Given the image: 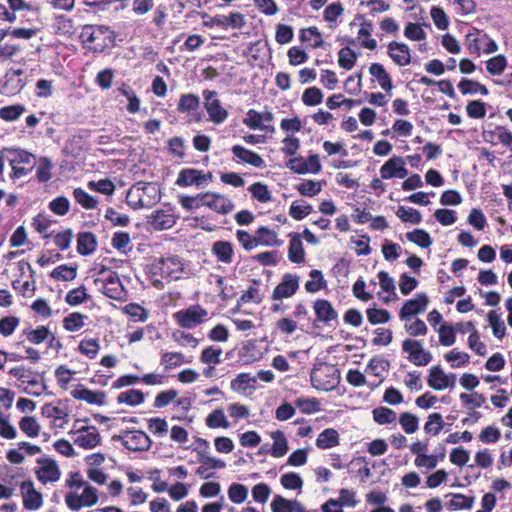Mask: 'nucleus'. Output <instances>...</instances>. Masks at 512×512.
<instances>
[{
  "label": "nucleus",
  "instance_id": "nucleus-33",
  "mask_svg": "<svg viewBox=\"0 0 512 512\" xmlns=\"http://www.w3.org/2000/svg\"><path fill=\"white\" fill-rule=\"evenodd\" d=\"M318 448H333L339 445V434L333 428H328L322 431L316 440Z\"/></svg>",
  "mask_w": 512,
  "mask_h": 512
},
{
  "label": "nucleus",
  "instance_id": "nucleus-6",
  "mask_svg": "<svg viewBox=\"0 0 512 512\" xmlns=\"http://www.w3.org/2000/svg\"><path fill=\"white\" fill-rule=\"evenodd\" d=\"M465 45L470 54L480 56V54L494 53L498 50V45L486 33L481 30L473 29L465 38Z\"/></svg>",
  "mask_w": 512,
  "mask_h": 512
},
{
  "label": "nucleus",
  "instance_id": "nucleus-50",
  "mask_svg": "<svg viewBox=\"0 0 512 512\" xmlns=\"http://www.w3.org/2000/svg\"><path fill=\"white\" fill-rule=\"evenodd\" d=\"M313 210L312 206L305 201H294L289 209V214L295 220H302Z\"/></svg>",
  "mask_w": 512,
  "mask_h": 512
},
{
  "label": "nucleus",
  "instance_id": "nucleus-39",
  "mask_svg": "<svg viewBox=\"0 0 512 512\" xmlns=\"http://www.w3.org/2000/svg\"><path fill=\"white\" fill-rule=\"evenodd\" d=\"M151 224L157 230L168 229L173 226V216L163 210L156 211L151 217Z\"/></svg>",
  "mask_w": 512,
  "mask_h": 512
},
{
  "label": "nucleus",
  "instance_id": "nucleus-1",
  "mask_svg": "<svg viewBox=\"0 0 512 512\" xmlns=\"http://www.w3.org/2000/svg\"><path fill=\"white\" fill-rule=\"evenodd\" d=\"M94 285L105 296L113 300H123L126 297V290L122 285L119 276L111 269L101 266L94 279Z\"/></svg>",
  "mask_w": 512,
  "mask_h": 512
},
{
  "label": "nucleus",
  "instance_id": "nucleus-4",
  "mask_svg": "<svg viewBox=\"0 0 512 512\" xmlns=\"http://www.w3.org/2000/svg\"><path fill=\"white\" fill-rule=\"evenodd\" d=\"M311 384L314 388L323 391L334 389L339 383L338 369L329 364H319L310 373Z\"/></svg>",
  "mask_w": 512,
  "mask_h": 512
},
{
  "label": "nucleus",
  "instance_id": "nucleus-46",
  "mask_svg": "<svg viewBox=\"0 0 512 512\" xmlns=\"http://www.w3.org/2000/svg\"><path fill=\"white\" fill-rule=\"evenodd\" d=\"M76 275L77 268L65 264L58 266L50 274L52 278L60 281H72L76 278Z\"/></svg>",
  "mask_w": 512,
  "mask_h": 512
},
{
  "label": "nucleus",
  "instance_id": "nucleus-41",
  "mask_svg": "<svg viewBox=\"0 0 512 512\" xmlns=\"http://www.w3.org/2000/svg\"><path fill=\"white\" fill-rule=\"evenodd\" d=\"M73 197L75 201L81 205L84 209L92 210L97 207V198L89 195L84 189L76 188L73 191Z\"/></svg>",
  "mask_w": 512,
  "mask_h": 512
},
{
  "label": "nucleus",
  "instance_id": "nucleus-42",
  "mask_svg": "<svg viewBox=\"0 0 512 512\" xmlns=\"http://www.w3.org/2000/svg\"><path fill=\"white\" fill-rule=\"evenodd\" d=\"M243 123L253 130H265V131H274L273 127H269L266 124H262L261 115L254 109L248 110L246 117L243 119Z\"/></svg>",
  "mask_w": 512,
  "mask_h": 512
},
{
  "label": "nucleus",
  "instance_id": "nucleus-52",
  "mask_svg": "<svg viewBox=\"0 0 512 512\" xmlns=\"http://www.w3.org/2000/svg\"><path fill=\"white\" fill-rule=\"evenodd\" d=\"M206 425L210 428H227L229 422L221 409L212 411L206 418Z\"/></svg>",
  "mask_w": 512,
  "mask_h": 512
},
{
  "label": "nucleus",
  "instance_id": "nucleus-19",
  "mask_svg": "<svg viewBox=\"0 0 512 512\" xmlns=\"http://www.w3.org/2000/svg\"><path fill=\"white\" fill-rule=\"evenodd\" d=\"M38 463L40 467L37 471V475L40 481L46 483L55 482L59 479L60 471L54 460L49 458H41L38 460Z\"/></svg>",
  "mask_w": 512,
  "mask_h": 512
},
{
  "label": "nucleus",
  "instance_id": "nucleus-48",
  "mask_svg": "<svg viewBox=\"0 0 512 512\" xmlns=\"http://www.w3.org/2000/svg\"><path fill=\"white\" fill-rule=\"evenodd\" d=\"M406 238L422 248H428L432 244L429 233L422 229H415L406 233Z\"/></svg>",
  "mask_w": 512,
  "mask_h": 512
},
{
  "label": "nucleus",
  "instance_id": "nucleus-12",
  "mask_svg": "<svg viewBox=\"0 0 512 512\" xmlns=\"http://www.w3.org/2000/svg\"><path fill=\"white\" fill-rule=\"evenodd\" d=\"M287 167L297 174H318L321 169V163L317 154L310 155L307 159L303 157H294L289 159Z\"/></svg>",
  "mask_w": 512,
  "mask_h": 512
},
{
  "label": "nucleus",
  "instance_id": "nucleus-35",
  "mask_svg": "<svg viewBox=\"0 0 512 512\" xmlns=\"http://www.w3.org/2000/svg\"><path fill=\"white\" fill-rule=\"evenodd\" d=\"M126 201L133 209L150 206V201H147V199L143 197L142 193H140V188L136 187V185L132 186L128 190L126 194Z\"/></svg>",
  "mask_w": 512,
  "mask_h": 512
},
{
  "label": "nucleus",
  "instance_id": "nucleus-37",
  "mask_svg": "<svg viewBox=\"0 0 512 512\" xmlns=\"http://www.w3.org/2000/svg\"><path fill=\"white\" fill-rule=\"evenodd\" d=\"M389 366V362L383 358L374 357L369 361L367 370L374 376L380 378L378 383L372 384L373 386H378L382 382L383 373L389 369Z\"/></svg>",
  "mask_w": 512,
  "mask_h": 512
},
{
  "label": "nucleus",
  "instance_id": "nucleus-23",
  "mask_svg": "<svg viewBox=\"0 0 512 512\" xmlns=\"http://www.w3.org/2000/svg\"><path fill=\"white\" fill-rule=\"evenodd\" d=\"M314 311L316 314V319L325 324L335 320L338 316L331 303L325 299H318L314 302Z\"/></svg>",
  "mask_w": 512,
  "mask_h": 512
},
{
  "label": "nucleus",
  "instance_id": "nucleus-27",
  "mask_svg": "<svg viewBox=\"0 0 512 512\" xmlns=\"http://www.w3.org/2000/svg\"><path fill=\"white\" fill-rule=\"evenodd\" d=\"M427 383L434 390H444L448 388L447 374L439 365L432 366L429 369Z\"/></svg>",
  "mask_w": 512,
  "mask_h": 512
},
{
  "label": "nucleus",
  "instance_id": "nucleus-3",
  "mask_svg": "<svg viewBox=\"0 0 512 512\" xmlns=\"http://www.w3.org/2000/svg\"><path fill=\"white\" fill-rule=\"evenodd\" d=\"M81 42L97 52H102L113 41V31L106 26L85 25L80 32Z\"/></svg>",
  "mask_w": 512,
  "mask_h": 512
},
{
  "label": "nucleus",
  "instance_id": "nucleus-51",
  "mask_svg": "<svg viewBox=\"0 0 512 512\" xmlns=\"http://www.w3.org/2000/svg\"><path fill=\"white\" fill-rule=\"evenodd\" d=\"M249 192L252 196L261 203H267L271 201V193L268 187L260 182H256L249 186Z\"/></svg>",
  "mask_w": 512,
  "mask_h": 512
},
{
  "label": "nucleus",
  "instance_id": "nucleus-10",
  "mask_svg": "<svg viewBox=\"0 0 512 512\" xmlns=\"http://www.w3.org/2000/svg\"><path fill=\"white\" fill-rule=\"evenodd\" d=\"M200 206H205L219 214H228L234 208L233 202L226 196L215 193L206 192L198 194Z\"/></svg>",
  "mask_w": 512,
  "mask_h": 512
},
{
  "label": "nucleus",
  "instance_id": "nucleus-7",
  "mask_svg": "<svg viewBox=\"0 0 512 512\" xmlns=\"http://www.w3.org/2000/svg\"><path fill=\"white\" fill-rule=\"evenodd\" d=\"M208 317V311L200 305H191L173 314L175 322L181 328L194 329Z\"/></svg>",
  "mask_w": 512,
  "mask_h": 512
},
{
  "label": "nucleus",
  "instance_id": "nucleus-45",
  "mask_svg": "<svg viewBox=\"0 0 512 512\" xmlns=\"http://www.w3.org/2000/svg\"><path fill=\"white\" fill-rule=\"evenodd\" d=\"M118 403L127 404L130 406L138 405L144 401V394L140 390L130 389L121 392L117 397Z\"/></svg>",
  "mask_w": 512,
  "mask_h": 512
},
{
  "label": "nucleus",
  "instance_id": "nucleus-57",
  "mask_svg": "<svg viewBox=\"0 0 512 512\" xmlns=\"http://www.w3.org/2000/svg\"><path fill=\"white\" fill-rule=\"evenodd\" d=\"M323 93L317 87L307 88L302 94V102L307 106H315L322 102Z\"/></svg>",
  "mask_w": 512,
  "mask_h": 512
},
{
  "label": "nucleus",
  "instance_id": "nucleus-54",
  "mask_svg": "<svg viewBox=\"0 0 512 512\" xmlns=\"http://www.w3.org/2000/svg\"><path fill=\"white\" fill-rule=\"evenodd\" d=\"M404 329L405 331L412 337L424 336L426 335L428 328L425 322L419 318L414 319V321H405Z\"/></svg>",
  "mask_w": 512,
  "mask_h": 512
},
{
  "label": "nucleus",
  "instance_id": "nucleus-43",
  "mask_svg": "<svg viewBox=\"0 0 512 512\" xmlns=\"http://www.w3.org/2000/svg\"><path fill=\"white\" fill-rule=\"evenodd\" d=\"M373 418L378 424L385 425L395 423L397 420V414L390 408L377 407L373 410Z\"/></svg>",
  "mask_w": 512,
  "mask_h": 512
},
{
  "label": "nucleus",
  "instance_id": "nucleus-14",
  "mask_svg": "<svg viewBox=\"0 0 512 512\" xmlns=\"http://www.w3.org/2000/svg\"><path fill=\"white\" fill-rule=\"evenodd\" d=\"M300 277L286 273L283 275L281 282L274 288L272 299L274 301L292 297L298 290Z\"/></svg>",
  "mask_w": 512,
  "mask_h": 512
},
{
  "label": "nucleus",
  "instance_id": "nucleus-31",
  "mask_svg": "<svg viewBox=\"0 0 512 512\" xmlns=\"http://www.w3.org/2000/svg\"><path fill=\"white\" fill-rule=\"evenodd\" d=\"M372 31L373 24L369 21L362 22L358 31V39L361 40V45L369 50L377 48V41L371 38Z\"/></svg>",
  "mask_w": 512,
  "mask_h": 512
},
{
  "label": "nucleus",
  "instance_id": "nucleus-32",
  "mask_svg": "<svg viewBox=\"0 0 512 512\" xmlns=\"http://www.w3.org/2000/svg\"><path fill=\"white\" fill-rule=\"evenodd\" d=\"M183 363H189V361H186L184 355L180 352H163L161 354L160 364L165 371L179 367Z\"/></svg>",
  "mask_w": 512,
  "mask_h": 512
},
{
  "label": "nucleus",
  "instance_id": "nucleus-34",
  "mask_svg": "<svg viewBox=\"0 0 512 512\" xmlns=\"http://www.w3.org/2000/svg\"><path fill=\"white\" fill-rule=\"evenodd\" d=\"M199 105L200 98L195 94L187 93L181 95L177 105V110L181 113H190L197 110Z\"/></svg>",
  "mask_w": 512,
  "mask_h": 512
},
{
  "label": "nucleus",
  "instance_id": "nucleus-40",
  "mask_svg": "<svg viewBox=\"0 0 512 512\" xmlns=\"http://www.w3.org/2000/svg\"><path fill=\"white\" fill-rule=\"evenodd\" d=\"M309 276L311 277V280L305 283V289L307 292L316 293L326 287V281L320 270H311Z\"/></svg>",
  "mask_w": 512,
  "mask_h": 512
},
{
  "label": "nucleus",
  "instance_id": "nucleus-16",
  "mask_svg": "<svg viewBox=\"0 0 512 512\" xmlns=\"http://www.w3.org/2000/svg\"><path fill=\"white\" fill-rule=\"evenodd\" d=\"M245 17L240 12L231 13L228 16L225 15H216L211 17L208 21H204L203 25L206 27L218 26L223 29L234 28L240 29L245 25Z\"/></svg>",
  "mask_w": 512,
  "mask_h": 512
},
{
  "label": "nucleus",
  "instance_id": "nucleus-22",
  "mask_svg": "<svg viewBox=\"0 0 512 512\" xmlns=\"http://www.w3.org/2000/svg\"><path fill=\"white\" fill-rule=\"evenodd\" d=\"M416 453L415 465L418 468H424L426 470L433 469L436 467L439 460L444 459L445 453L443 451L438 454H429V450H413Z\"/></svg>",
  "mask_w": 512,
  "mask_h": 512
},
{
  "label": "nucleus",
  "instance_id": "nucleus-11",
  "mask_svg": "<svg viewBox=\"0 0 512 512\" xmlns=\"http://www.w3.org/2000/svg\"><path fill=\"white\" fill-rule=\"evenodd\" d=\"M211 180V173H205L194 168H185L179 172L176 185L180 187H188L192 185L202 187L209 183Z\"/></svg>",
  "mask_w": 512,
  "mask_h": 512
},
{
  "label": "nucleus",
  "instance_id": "nucleus-56",
  "mask_svg": "<svg viewBox=\"0 0 512 512\" xmlns=\"http://www.w3.org/2000/svg\"><path fill=\"white\" fill-rule=\"evenodd\" d=\"M507 66V60L504 55H497L486 62V69L492 75H500Z\"/></svg>",
  "mask_w": 512,
  "mask_h": 512
},
{
  "label": "nucleus",
  "instance_id": "nucleus-60",
  "mask_svg": "<svg viewBox=\"0 0 512 512\" xmlns=\"http://www.w3.org/2000/svg\"><path fill=\"white\" fill-rule=\"evenodd\" d=\"M49 209L58 216H64L69 212L70 202L65 196H58L49 203Z\"/></svg>",
  "mask_w": 512,
  "mask_h": 512
},
{
  "label": "nucleus",
  "instance_id": "nucleus-17",
  "mask_svg": "<svg viewBox=\"0 0 512 512\" xmlns=\"http://www.w3.org/2000/svg\"><path fill=\"white\" fill-rule=\"evenodd\" d=\"M71 396L76 400L85 401L92 405L103 406L106 404V393L104 391H93L83 385H77L71 391Z\"/></svg>",
  "mask_w": 512,
  "mask_h": 512
},
{
  "label": "nucleus",
  "instance_id": "nucleus-5",
  "mask_svg": "<svg viewBox=\"0 0 512 512\" xmlns=\"http://www.w3.org/2000/svg\"><path fill=\"white\" fill-rule=\"evenodd\" d=\"M155 273L169 280H179L185 275V264L175 255L160 257L152 265Z\"/></svg>",
  "mask_w": 512,
  "mask_h": 512
},
{
  "label": "nucleus",
  "instance_id": "nucleus-61",
  "mask_svg": "<svg viewBox=\"0 0 512 512\" xmlns=\"http://www.w3.org/2000/svg\"><path fill=\"white\" fill-rule=\"evenodd\" d=\"M455 327L443 324L438 328L439 341L443 346H451L455 343Z\"/></svg>",
  "mask_w": 512,
  "mask_h": 512
},
{
  "label": "nucleus",
  "instance_id": "nucleus-59",
  "mask_svg": "<svg viewBox=\"0 0 512 512\" xmlns=\"http://www.w3.org/2000/svg\"><path fill=\"white\" fill-rule=\"evenodd\" d=\"M222 354L221 348H215L214 346H209L205 348L200 356V361L205 364H213L217 365L221 362L220 357Z\"/></svg>",
  "mask_w": 512,
  "mask_h": 512
},
{
  "label": "nucleus",
  "instance_id": "nucleus-36",
  "mask_svg": "<svg viewBox=\"0 0 512 512\" xmlns=\"http://www.w3.org/2000/svg\"><path fill=\"white\" fill-rule=\"evenodd\" d=\"M288 258L293 263L304 262V249L300 238L295 235L291 238L288 249Z\"/></svg>",
  "mask_w": 512,
  "mask_h": 512
},
{
  "label": "nucleus",
  "instance_id": "nucleus-8",
  "mask_svg": "<svg viewBox=\"0 0 512 512\" xmlns=\"http://www.w3.org/2000/svg\"><path fill=\"white\" fill-rule=\"evenodd\" d=\"M204 107L209 116V120L216 124H222L228 118V111L222 107L220 100L217 98V92L211 90H204Z\"/></svg>",
  "mask_w": 512,
  "mask_h": 512
},
{
  "label": "nucleus",
  "instance_id": "nucleus-29",
  "mask_svg": "<svg viewBox=\"0 0 512 512\" xmlns=\"http://www.w3.org/2000/svg\"><path fill=\"white\" fill-rule=\"evenodd\" d=\"M370 74L376 78L380 87L386 92H390L393 89L392 79L386 72L382 64L373 63L369 67Z\"/></svg>",
  "mask_w": 512,
  "mask_h": 512
},
{
  "label": "nucleus",
  "instance_id": "nucleus-55",
  "mask_svg": "<svg viewBox=\"0 0 512 512\" xmlns=\"http://www.w3.org/2000/svg\"><path fill=\"white\" fill-rule=\"evenodd\" d=\"M25 112V107L21 104L10 105L0 108V118L5 121H14Z\"/></svg>",
  "mask_w": 512,
  "mask_h": 512
},
{
  "label": "nucleus",
  "instance_id": "nucleus-15",
  "mask_svg": "<svg viewBox=\"0 0 512 512\" xmlns=\"http://www.w3.org/2000/svg\"><path fill=\"white\" fill-rule=\"evenodd\" d=\"M405 160L400 156H393L387 160L380 168L382 179L406 178L408 176Z\"/></svg>",
  "mask_w": 512,
  "mask_h": 512
},
{
  "label": "nucleus",
  "instance_id": "nucleus-21",
  "mask_svg": "<svg viewBox=\"0 0 512 512\" xmlns=\"http://www.w3.org/2000/svg\"><path fill=\"white\" fill-rule=\"evenodd\" d=\"M81 448H95L100 444V435L95 427H82L74 440Z\"/></svg>",
  "mask_w": 512,
  "mask_h": 512
},
{
  "label": "nucleus",
  "instance_id": "nucleus-28",
  "mask_svg": "<svg viewBox=\"0 0 512 512\" xmlns=\"http://www.w3.org/2000/svg\"><path fill=\"white\" fill-rule=\"evenodd\" d=\"M97 247V240L93 233L91 232H82L78 234L77 237V251L81 255H90L92 254Z\"/></svg>",
  "mask_w": 512,
  "mask_h": 512
},
{
  "label": "nucleus",
  "instance_id": "nucleus-9",
  "mask_svg": "<svg viewBox=\"0 0 512 512\" xmlns=\"http://www.w3.org/2000/svg\"><path fill=\"white\" fill-rule=\"evenodd\" d=\"M402 350L408 354V359L416 366H426L432 360V355L426 351L422 343L418 340L411 338L405 339L402 342Z\"/></svg>",
  "mask_w": 512,
  "mask_h": 512
},
{
  "label": "nucleus",
  "instance_id": "nucleus-2",
  "mask_svg": "<svg viewBox=\"0 0 512 512\" xmlns=\"http://www.w3.org/2000/svg\"><path fill=\"white\" fill-rule=\"evenodd\" d=\"M5 162L11 166V178H21L29 174L35 166V157L26 150L19 148H3Z\"/></svg>",
  "mask_w": 512,
  "mask_h": 512
},
{
  "label": "nucleus",
  "instance_id": "nucleus-58",
  "mask_svg": "<svg viewBox=\"0 0 512 512\" xmlns=\"http://www.w3.org/2000/svg\"><path fill=\"white\" fill-rule=\"evenodd\" d=\"M136 187L140 188L143 197L150 201V205L159 200V189L154 183H137Z\"/></svg>",
  "mask_w": 512,
  "mask_h": 512
},
{
  "label": "nucleus",
  "instance_id": "nucleus-26",
  "mask_svg": "<svg viewBox=\"0 0 512 512\" xmlns=\"http://www.w3.org/2000/svg\"><path fill=\"white\" fill-rule=\"evenodd\" d=\"M232 153L241 162L247 163L258 168L264 166V160L260 155L251 150L246 149L243 146L234 145L232 147Z\"/></svg>",
  "mask_w": 512,
  "mask_h": 512
},
{
  "label": "nucleus",
  "instance_id": "nucleus-47",
  "mask_svg": "<svg viewBox=\"0 0 512 512\" xmlns=\"http://www.w3.org/2000/svg\"><path fill=\"white\" fill-rule=\"evenodd\" d=\"M356 60V53L349 47L342 48L338 53V64L345 70H351Z\"/></svg>",
  "mask_w": 512,
  "mask_h": 512
},
{
  "label": "nucleus",
  "instance_id": "nucleus-25",
  "mask_svg": "<svg viewBox=\"0 0 512 512\" xmlns=\"http://www.w3.org/2000/svg\"><path fill=\"white\" fill-rule=\"evenodd\" d=\"M198 461L200 466L197 468L196 474L204 479L212 477L213 474L209 473V470L225 467V463L222 460L208 457L203 453H199Z\"/></svg>",
  "mask_w": 512,
  "mask_h": 512
},
{
  "label": "nucleus",
  "instance_id": "nucleus-30",
  "mask_svg": "<svg viewBox=\"0 0 512 512\" xmlns=\"http://www.w3.org/2000/svg\"><path fill=\"white\" fill-rule=\"evenodd\" d=\"M257 246H279L281 241L278 240L277 233L268 227L261 226L256 231Z\"/></svg>",
  "mask_w": 512,
  "mask_h": 512
},
{
  "label": "nucleus",
  "instance_id": "nucleus-24",
  "mask_svg": "<svg viewBox=\"0 0 512 512\" xmlns=\"http://www.w3.org/2000/svg\"><path fill=\"white\" fill-rule=\"evenodd\" d=\"M211 251L217 260L224 264H230L233 261L234 248L229 241L219 240L213 243Z\"/></svg>",
  "mask_w": 512,
  "mask_h": 512
},
{
  "label": "nucleus",
  "instance_id": "nucleus-13",
  "mask_svg": "<svg viewBox=\"0 0 512 512\" xmlns=\"http://www.w3.org/2000/svg\"><path fill=\"white\" fill-rule=\"evenodd\" d=\"M429 298L425 293L416 294L415 298L405 301L399 311L402 321H410L412 316L424 312L427 309Z\"/></svg>",
  "mask_w": 512,
  "mask_h": 512
},
{
  "label": "nucleus",
  "instance_id": "nucleus-38",
  "mask_svg": "<svg viewBox=\"0 0 512 512\" xmlns=\"http://www.w3.org/2000/svg\"><path fill=\"white\" fill-rule=\"evenodd\" d=\"M487 320L492 327L493 335L498 339L504 338L506 327L501 315L497 311L492 310L488 313Z\"/></svg>",
  "mask_w": 512,
  "mask_h": 512
},
{
  "label": "nucleus",
  "instance_id": "nucleus-62",
  "mask_svg": "<svg viewBox=\"0 0 512 512\" xmlns=\"http://www.w3.org/2000/svg\"><path fill=\"white\" fill-rule=\"evenodd\" d=\"M295 405L306 414H311L320 410V403L316 398H297Z\"/></svg>",
  "mask_w": 512,
  "mask_h": 512
},
{
  "label": "nucleus",
  "instance_id": "nucleus-49",
  "mask_svg": "<svg viewBox=\"0 0 512 512\" xmlns=\"http://www.w3.org/2000/svg\"><path fill=\"white\" fill-rule=\"evenodd\" d=\"M297 190L303 196L314 197L321 192L322 184L314 180H303L297 185Z\"/></svg>",
  "mask_w": 512,
  "mask_h": 512
},
{
  "label": "nucleus",
  "instance_id": "nucleus-63",
  "mask_svg": "<svg viewBox=\"0 0 512 512\" xmlns=\"http://www.w3.org/2000/svg\"><path fill=\"white\" fill-rule=\"evenodd\" d=\"M99 349L100 345L96 339H84L79 344L80 352L90 359H93L97 356Z\"/></svg>",
  "mask_w": 512,
  "mask_h": 512
},
{
  "label": "nucleus",
  "instance_id": "nucleus-64",
  "mask_svg": "<svg viewBox=\"0 0 512 512\" xmlns=\"http://www.w3.org/2000/svg\"><path fill=\"white\" fill-rule=\"evenodd\" d=\"M248 490L242 484H232L228 489V496L233 503L240 504L247 498Z\"/></svg>",
  "mask_w": 512,
  "mask_h": 512
},
{
  "label": "nucleus",
  "instance_id": "nucleus-44",
  "mask_svg": "<svg viewBox=\"0 0 512 512\" xmlns=\"http://www.w3.org/2000/svg\"><path fill=\"white\" fill-rule=\"evenodd\" d=\"M458 88L461 91L462 94H476L480 93L482 95L488 94V89L486 86L482 85L481 83L473 80L468 79H462L460 83L458 84Z\"/></svg>",
  "mask_w": 512,
  "mask_h": 512
},
{
  "label": "nucleus",
  "instance_id": "nucleus-53",
  "mask_svg": "<svg viewBox=\"0 0 512 512\" xmlns=\"http://www.w3.org/2000/svg\"><path fill=\"white\" fill-rule=\"evenodd\" d=\"M396 215L403 222H409L412 224H419L422 221L421 213L413 208H405L400 206L396 212Z\"/></svg>",
  "mask_w": 512,
  "mask_h": 512
},
{
  "label": "nucleus",
  "instance_id": "nucleus-20",
  "mask_svg": "<svg viewBox=\"0 0 512 512\" xmlns=\"http://www.w3.org/2000/svg\"><path fill=\"white\" fill-rule=\"evenodd\" d=\"M389 57L399 66H406L411 62V54L409 47L397 41L388 44Z\"/></svg>",
  "mask_w": 512,
  "mask_h": 512
},
{
  "label": "nucleus",
  "instance_id": "nucleus-18",
  "mask_svg": "<svg viewBox=\"0 0 512 512\" xmlns=\"http://www.w3.org/2000/svg\"><path fill=\"white\" fill-rule=\"evenodd\" d=\"M23 505L28 510H36L42 506V494L34 488L31 481H24L21 484Z\"/></svg>",
  "mask_w": 512,
  "mask_h": 512
}]
</instances>
